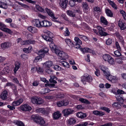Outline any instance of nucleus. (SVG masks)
Instances as JSON below:
<instances>
[{"instance_id": "obj_1", "label": "nucleus", "mask_w": 126, "mask_h": 126, "mask_svg": "<svg viewBox=\"0 0 126 126\" xmlns=\"http://www.w3.org/2000/svg\"><path fill=\"white\" fill-rule=\"evenodd\" d=\"M47 33L48 34H47V35H44L42 36L43 38L47 41L51 42V43L49 44V47L51 50L54 51L57 55L60 57V59H64L67 56V54L64 52L61 51L59 49L56 48V46L53 43V39L52 38L53 37L51 36V34H52V33L49 31H48Z\"/></svg>"}, {"instance_id": "obj_2", "label": "nucleus", "mask_w": 126, "mask_h": 126, "mask_svg": "<svg viewBox=\"0 0 126 126\" xmlns=\"http://www.w3.org/2000/svg\"><path fill=\"white\" fill-rule=\"evenodd\" d=\"M75 41L72 43V46H74L75 48L78 49L80 48V45L82 44V42L80 39L77 37H75L74 39Z\"/></svg>"}, {"instance_id": "obj_3", "label": "nucleus", "mask_w": 126, "mask_h": 126, "mask_svg": "<svg viewBox=\"0 0 126 126\" xmlns=\"http://www.w3.org/2000/svg\"><path fill=\"white\" fill-rule=\"evenodd\" d=\"M81 81L84 84H86L85 81L90 83L92 81V77L89 75L87 74H84V75L81 77Z\"/></svg>"}, {"instance_id": "obj_4", "label": "nucleus", "mask_w": 126, "mask_h": 126, "mask_svg": "<svg viewBox=\"0 0 126 126\" xmlns=\"http://www.w3.org/2000/svg\"><path fill=\"white\" fill-rule=\"evenodd\" d=\"M31 101L33 104H36L40 105L44 102L43 100L41 98H38L37 97H33L31 99Z\"/></svg>"}, {"instance_id": "obj_5", "label": "nucleus", "mask_w": 126, "mask_h": 126, "mask_svg": "<svg viewBox=\"0 0 126 126\" xmlns=\"http://www.w3.org/2000/svg\"><path fill=\"white\" fill-rule=\"evenodd\" d=\"M74 112V110L71 109H66L63 110L62 113L63 115L67 117L69 115L73 113Z\"/></svg>"}, {"instance_id": "obj_6", "label": "nucleus", "mask_w": 126, "mask_h": 126, "mask_svg": "<svg viewBox=\"0 0 126 126\" xmlns=\"http://www.w3.org/2000/svg\"><path fill=\"white\" fill-rule=\"evenodd\" d=\"M97 28L98 30L99 34L101 36H106L109 35V34L103 31L105 30L104 28L98 26L97 27Z\"/></svg>"}, {"instance_id": "obj_7", "label": "nucleus", "mask_w": 126, "mask_h": 126, "mask_svg": "<svg viewBox=\"0 0 126 126\" xmlns=\"http://www.w3.org/2000/svg\"><path fill=\"white\" fill-rule=\"evenodd\" d=\"M103 73L104 76L106 77V78L108 80L111 81L113 79H114V77L110 74L108 70L104 72Z\"/></svg>"}, {"instance_id": "obj_8", "label": "nucleus", "mask_w": 126, "mask_h": 126, "mask_svg": "<svg viewBox=\"0 0 126 126\" xmlns=\"http://www.w3.org/2000/svg\"><path fill=\"white\" fill-rule=\"evenodd\" d=\"M41 22L38 19H34L32 20V23L34 26L39 28H41Z\"/></svg>"}, {"instance_id": "obj_9", "label": "nucleus", "mask_w": 126, "mask_h": 126, "mask_svg": "<svg viewBox=\"0 0 126 126\" xmlns=\"http://www.w3.org/2000/svg\"><path fill=\"white\" fill-rule=\"evenodd\" d=\"M68 2V0H60L59 4L61 7L65 9L66 8Z\"/></svg>"}, {"instance_id": "obj_10", "label": "nucleus", "mask_w": 126, "mask_h": 126, "mask_svg": "<svg viewBox=\"0 0 126 126\" xmlns=\"http://www.w3.org/2000/svg\"><path fill=\"white\" fill-rule=\"evenodd\" d=\"M41 28L44 27H49L52 25V23L47 20H44L41 22Z\"/></svg>"}, {"instance_id": "obj_11", "label": "nucleus", "mask_w": 126, "mask_h": 126, "mask_svg": "<svg viewBox=\"0 0 126 126\" xmlns=\"http://www.w3.org/2000/svg\"><path fill=\"white\" fill-rule=\"evenodd\" d=\"M11 45V43L6 42L1 43V47L2 49L4 50L10 47Z\"/></svg>"}, {"instance_id": "obj_12", "label": "nucleus", "mask_w": 126, "mask_h": 126, "mask_svg": "<svg viewBox=\"0 0 126 126\" xmlns=\"http://www.w3.org/2000/svg\"><path fill=\"white\" fill-rule=\"evenodd\" d=\"M45 10L48 15L51 17V18L53 19H56L55 16V15L54 13L50 9H48L47 8H46Z\"/></svg>"}, {"instance_id": "obj_13", "label": "nucleus", "mask_w": 126, "mask_h": 126, "mask_svg": "<svg viewBox=\"0 0 126 126\" xmlns=\"http://www.w3.org/2000/svg\"><path fill=\"white\" fill-rule=\"evenodd\" d=\"M20 109L21 110L24 111H30L32 109L31 107L29 106L28 105L26 104L21 106Z\"/></svg>"}, {"instance_id": "obj_14", "label": "nucleus", "mask_w": 126, "mask_h": 126, "mask_svg": "<svg viewBox=\"0 0 126 126\" xmlns=\"http://www.w3.org/2000/svg\"><path fill=\"white\" fill-rule=\"evenodd\" d=\"M118 24L121 30H123L126 29V26L125 25V23L124 20L121 19L119 20L118 21Z\"/></svg>"}, {"instance_id": "obj_15", "label": "nucleus", "mask_w": 126, "mask_h": 126, "mask_svg": "<svg viewBox=\"0 0 126 126\" xmlns=\"http://www.w3.org/2000/svg\"><path fill=\"white\" fill-rule=\"evenodd\" d=\"M76 122V120L74 118H69L67 121V123L69 126L74 125Z\"/></svg>"}, {"instance_id": "obj_16", "label": "nucleus", "mask_w": 126, "mask_h": 126, "mask_svg": "<svg viewBox=\"0 0 126 126\" xmlns=\"http://www.w3.org/2000/svg\"><path fill=\"white\" fill-rule=\"evenodd\" d=\"M68 103L66 100H63L58 102L57 103V105L59 107L67 105Z\"/></svg>"}, {"instance_id": "obj_17", "label": "nucleus", "mask_w": 126, "mask_h": 126, "mask_svg": "<svg viewBox=\"0 0 126 126\" xmlns=\"http://www.w3.org/2000/svg\"><path fill=\"white\" fill-rule=\"evenodd\" d=\"M8 92L7 91H3L1 94L0 97L3 100H5L7 98Z\"/></svg>"}, {"instance_id": "obj_18", "label": "nucleus", "mask_w": 126, "mask_h": 126, "mask_svg": "<svg viewBox=\"0 0 126 126\" xmlns=\"http://www.w3.org/2000/svg\"><path fill=\"white\" fill-rule=\"evenodd\" d=\"M61 114L58 111L54 112L53 115V117L55 120H57L61 117Z\"/></svg>"}, {"instance_id": "obj_19", "label": "nucleus", "mask_w": 126, "mask_h": 126, "mask_svg": "<svg viewBox=\"0 0 126 126\" xmlns=\"http://www.w3.org/2000/svg\"><path fill=\"white\" fill-rule=\"evenodd\" d=\"M41 117H39L38 115H32L31 117V119L35 123H38L39 119Z\"/></svg>"}, {"instance_id": "obj_20", "label": "nucleus", "mask_w": 126, "mask_h": 126, "mask_svg": "<svg viewBox=\"0 0 126 126\" xmlns=\"http://www.w3.org/2000/svg\"><path fill=\"white\" fill-rule=\"evenodd\" d=\"M44 56V55L43 54H42L39 51L38 56L35 57V59L34 60V62H38L40 59L41 60L42 58H43Z\"/></svg>"}, {"instance_id": "obj_21", "label": "nucleus", "mask_w": 126, "mask_h": 126, "mask_svg": "<svg viewBox=\"0 0 126 126\" xmlns=\"http://www.w3.org/2000/svg\"><path fill=\"white\" fill-rule=\"evenodd\" d=\"M27 30L32 33H35L38 32V30L36 28L33 27L31 26L28 27L27 28Z\"/></svg>"}, {"instance_id": "obj_22", "label": "nucleus", "mask_w": 126, "mask_h": 126, "mask_svg": "<svg viewBox=\"0 0 126 126\" xmlns=\"http://www.w3.org/2000/svg\"><path fill=\"white\" fill-rule=\"evenodd\" d=\"M82 7L84 11L85 12H87V10L89 8L88 5L86 2H82Z\"/></svg>"}, {"instance_id": "obj_23", "label": "nucleus", "mask_w": 126, "mask_h": 126, "mask_svg": "<svg viewBox=\"0 0 126 126\" xmlns=\"http://www.w3.org/2000/svg\"><path fill=\"white\" fill-rule=\"evenodd\" d=\"M80 50L83 53L84 52H89L91 53L93 52V50L88 48L86 47L84 48H80Z\"/></svg>"}, {"instance_id": "obj_24", "label": "nucleus", "mask_w": 126, "mask_h": 126, "mask_svg": "<svg viewBox=\"0 0 126 126\" xmlns=\"http://www.w3.org/2000/svg\"><path fill=\"white\" fill-rule=\"evenodd\" d=\"M100 21L101 23L103 25L106 26L108 24V22L106 18L103 16H101L100 17Z\"/></svg>"}, {"instance_id": "obj_25", "label": "nucleus", "mask_w": 126, "mask_h": 126, "mask_svg": "<svg viewBox=\"0 0 126 126\" xmlns=\"http://www.w3.org/2000/svg\"><path fill=\"white\" fill-rule=\"evenodd\" d=\"M45 122L43 118L41 117L39 119L38 123L37 124L41 125L42 126H45Z\"/></svg>"}, {"instance_id": "obj_26", "label": "nucleus", "mask_w": 126, "mask_h": 126, "mask_svg": "<svg viewBox=\"0 0 126 126\" xmlns=\"http://www.w3.org/2000/svg\"><path fill=\"white\" fill-rule=\"evenodd\" d=\"M76 116L80 118L83 119L86 116V113H83L82 112H78L76 114Z\"/></svg>"}, {"instance_id": "obj_27", "label": "nucleus", "mask_w": 126, "mask_h": 126, "mask_svg": "<svg viewBox=\"0 0 126 126\" xmlns=\"http://www.w3.org/2000/svg\"><path fill=\"white\" fill-rule=\"evenodd\" d=\"M59 64L64 67L68 68L69 67V63L65 61H63L60 62L59 63Z\"/></svg>"}, {"instance_id": "obj_28", "label": "nucleus", "mask_w": 126, "mask_h": 126, "mask_svg": "<svg viewBox=\"0 0 126 126\" xmlns=\"http://www.w3.org/2000/svg\"><path fill=\"white\" fill-rule=\"evenodd\" d=\"M111 57L110 55L106 54L103 55V58L105 61L108 62L111 58Z\"/></svg>"}, {"instance_id": "obj_29", "label": "nucleus", "mask_w": 126, "mask_h": 126, "mask_svg": "<svg viewBox=\"0 0 126 126\" xmlns=\"http://www.w3.org/2000/svg\"><path fill=\"white\" fill-rule=\"evenodd\" d=\"M57 80L58 78L56 77L52 76L51 77L50 79L49 80V81L51 83H57L56 80Z\"/></svg>"}, {"instance_id": "obj_30", "label": "nucleus", "mask_w": 126, "mask_h": 126, "mask_svg": "<svg viewBox=\"0 0 126 126\" xmlns=\"http://www.w3.org/2000/svg\"><path fill=\"white\" fill-rule=\"evenodd\" d=\"M20 63L17 62L15 64V67L14 69V73H16V72L18 70V69L20 67Z\"/></svg>"}, {"instance_id": "obj_31", "label": "nucleus", "mask_w": 126, "mask_h": 126, "mask_svg": "<svg viewBox=\"0 0 126 126\" xmlns=\"http://www.w3.org/2000/svg\"><path fill=\"white\" fill-rule=\"evenodd\" d=\"M23 45H27L30 44H34L35 43V41L32 40H28L23 42Z\"/></svg>"}, {"instance_id": "obj_32", "label": "nucleus", "mask_w": 126, "mask_h": 126, "mask_svg": "<svg viewBox=\"0 0 126 126\" xmlns=\"http://www.w3.org/2000/svg\"><path fill=\"white\" fill-rule=\"evenodd\" d=\"M48 51V49L47 48H46L41 49L39 50V51L42 54H43L45 56V54L47 53Z\"/></svg>"}, {"instance_id": "obj_33", "label": "nucleus", "mask_w": 126, "mask_h": 126, "mask_svg": "<svg viewBox=\"0 0 126 126\" xmlns=\"http://www.w3.org/2000/svg\"><path fill=\"white\" fill-rule=\"evenodd\" d=\"M14 123L18 126H24L23 123L19 120H15L14 121Z\"/></svg>"}, {"instance_id": "obj_34", "label": "nucleus", "mask_w": 126, "mask_h": 126, "mask_svg": "<svg viewBox=\"0 0 126 126\" xmlns=\"http://www.w3.org/2000/svg\"><path fill=\"white\" fill-rule=\"evenodd\" d=\"M79 100L82 103L87 104H90V102L88 100L83 98H80Z\"/></svg>"}, {"instance_id": "obj_35", "label": "nucleus", "mask_w": 126, "mask_h": 126, "mask_svg": "<svg viewBox=\"0 0 126 126\" xmlns=\"http://www.w3.org/2000/svg\"><path fill=\"white\" fill-rule=\"evenodd\" d=\"M67 14L70 16L73 17L75 16V14L71 10H67Z\"/></svg>"}, {"instance_id": "obj_36", "label": "nucleus", "mask_w": 126, "mask_h": 126, "mask_svg": "<svg viewBox=\"0 0 126 126\" xmlns=\"http://www.w3.org/2000/svg\"><path fill=\"white\" fill-rule=\"evenodd\" d=\"M50 91V90L47 88H44L42 89L40 92L41 94H44L45 93L49 92Z\"/></svg>"}, {"instance_id": "obj_37", "label": "nucleus", "mask_w": 126, "mask_h": 126, "mask_svg": "<svg viewBox=\"0 0 126 126\" xmlns=\"http://www.w3.org/2000/svg\"><path fill=\"white\" fill-rule=\"evenodd\" d=\"M106 13L107 16L110 17H112L113 16V13L109 9H106Z\"/></svg>"}, {"instance_id": "obj_38", "label": "nucleus", "mask_w": 126, "mask_h": 126, "mask_svg": "<svg viewBox=\"0 0 126 126\" xmlns=\"http://www.w3.org/2000/svg\"><path fill=\"white\" fill-rule=\"evenodd\" d=\"M52 62L50 61L47 62L45 63V66L47 67L48 68H49L52 66Z\"/></svg>"}, {"instance_id": "obj_39", "label": "nucleus", "mask_w": 126, "mask_h": 126, "mask_svg": "<svg viewBox=\"0 0 126 126\" xmlns=\"http://www.w3.org/2000/svg\"><path fill=\"white\" fill-rule=\"evenodd\" d=\"M100 68L102 71L103 73L109 70L108 68L107 67L104 65L101 66Z\"/></svg>"}, {"instance_id": "obj_40", "label": "nucleus", "mask_w": 126, "mask_h": 126, "mask_svg": "<svg viewBox=\"0 0 126 126\" xmlns=\"http://www.w3.org/2000/svg\"><path fill=\"white\" fill-rule=\"evenodd\" d=\"M36 6L37 9L39 11L42 12H45L44 9L39 5H36Z\"/></svg>"}, {"instance_id": "obj_41", "label": "nucleus", "mask_w": 126, "mask_h": 126, "mask_svg": "<svg viewBox=\"0 0 126 126\" xmlns=\"http://www.w3.org/2000/svg\"><path fill=\"white\" fill-rule=\"evenodd\" d=\"M116 63L118 64H122L123 62L122 59L121 58H117L115 60Z\"/></svg>"}, {"instance_id": "obj_42", "label": "nucleus", "mask_w": 126, "mask_h": 126, "mask_svg": "<svg viewBox=\"0 0 126 126\" xmlns=\"http://www.w3.org/2000/svg\"><path fill=\"white\" fill-rule=\"evenodd\" d=\"M45 109L44 108H40L36 110V112H37L43 113L45 114Z\"/></svg>"}, {"instance_id": "obj_43", "label": "nucleus", "mask_w": 126, "mask_h": 126, "mask_svg": "<svg viewBox=\"0 0 126 126\" xmlns=\"http://www.w3.org/2000/svg\"><path fill=\"white\" fill-rule=\"evenodd\" d=\"M116 99L117 100V101L119 102H120V103H122L124 102V99L123 98L120 96H116Z\"/></svg>"}, {"instance_id": "obj_44", "label": "nucleus", "mask_w": 126, "mask_h": 126, "mask_svg": "<svg viewBox=\"0 0 126 126\" xmlns=\"http://www.w3.org/2000/svg\"><path fill=\"white\" fill-rule=\"evenodd\" d=\"M64 95L62 93H58L56 95V97L57 98H62L63 97Z\"/></svg>"}, {"instance_id": "obj_45", "label": "nucleus", "mask_w": 126, "mask_h": 126, "mask_svg": "<svg viewBox=\"0 0 126 126\" xmlns=\"http://www.w3.org/2000/svg\"><path fill=\"white\" fill-rule=\"evenodd\" d=\"M51 111L50 108L47 107L46 108V110H45V114L46 115H48L49 113Z\"/></svg>"}, {"instance_id": "obj_46", "label": "nucleus", "mask_w": 126, "mask_h": 126, "mask_svg": "<svg viewBox=\"0 0 126 126\" xmlns=\"http://www.w3.org/2000/svg\"><path fill=\"white\" fill-rule=\"evenodd\" d=\"M120 12L123 17L124 19L125 20H126V13L125 12L122 10H120Z\"/></svg>"}, {"instance_id": "obj_47", "label": "nucleus", "mask_w": 126, "mask_h": 126, "mask_svg": "<svg viewBox=\"0 0 126 126\" xmlns=\"http://www.w3.org/2000/svg\"><path fill=\"white\" fill-rule=\"evenodd\" d=\"M53 68L55 70L57 71L60 70L61 69V67L57 65H53Z\"/></svg>"}, {"instance_id": "obj_48", "label": "nucleus", "mask_w": 126, "mask_h": 126, "mask_svg": "<svg viewBox=\"0 0 126 126\" xmlns=\"http://www.w3.org/2000/svg\"><path fill=\"white\" fill-rule=\"evenodd\" d=\"M114 53L115 56L116 57H119L121 55L120 52L118 50H117L115 51Z\"/></svg>"}, {"instance_id": "obj_49", "label": "nucleus", "mask_w": 126, "mask_h": 126, "mask_svg": "<svg viewBox=\"0 0 126 126\" xmlns=\"http://www.w3.org/2000/svg\"><path fill=\"white\" fill-rule=\"evenodd\" d=\"M120 106L121 105L118 102H114L112 104V106L113 108H117Z\"/></svg>"}, {"instance_id": "obj_50", "label": "nucleus", "mask_w": 126, "mask_h": 126, "mask_svg": "<svg viewBox=\"0 0 126 126\" xmlns=\"http://www.w3.org/2000/svg\"><path fill=\"white\" fill-rule=\"evenodd\" d=\"M101 109L108 112V113H109L110 111V110L108 108L105 107H101Z\"/></svg>"}, {"instance_id": "obj_51", "label": "nucleus", "mask_w": 126, "mask_h": 126, "mask_svg": "<svg viewBox=\"0 0 126 126\" xmlns=\"http://www.w3.org/2000/svg\"><path fill=\"white\" fill-rule=\"evenodd\" d=\"M112 42V40L110 38H109L106 41V44L107 45H111Z\"/></svg>"}, {"instance_id": "obj_52", "label": "nucleus", "mask_w": 126, "mask_h": 126, "mask_svg": "<svg viewBox=\"0 0 126 126\" xmlns=\"http://www.w3.org/2000/svg\"><path fill=\"white\" fill-rule=\"evenodd\" d=\"M69 4L70 6L72 7L75 6V2L73 0H70L69 1Z\"/></svg>"}, {"instance_id": "obj_53", "label": "nucleus", "mask_w": 126, "mask_h": 126, "mask_svg": "<svg viewBox=\"0 0 126 126\" xmlns=\"http://www.w3.org/2000/svg\"><path fill=\"white\" fill-rule=\"evenodd\" d=\"M64 35L65 36H68L70 34V32H69L68 29L67 28H66V30L64 32Z\"/></svg>"}, {"instance_id": "obj_54", "label": "nucleus", "mask_w": 126, "mask_h": 126, "mask_svg": "<svg viewBox=\"0 0 126 126\" xmlns=\"http://www.w3.org/2000/svg\"><path fill=\"white\" fill-rule=\"evenodd\" d=\"M32 48L31 46L29 47L28 48H24L23 49V51L26 53H29V50L31 49Z\"/></svg>"}, {"instance_id": "obj_55", "label": "nucleus", "mask_w": 126, "mask_h": 126, "mask_svg": "<svg viewBox=\"0 0 126 126\" xmlns=\"http://www.w3.org/2000/svg\"><path fill=\"white\" fill-rule=\"evenodd\" d=\"M0 7H1L4 9H6L7 8V4L4 3L2 2L0 6Z\"/></svg>"}, {"instance_id": "obj_56", "label": "nucleus", "mask_w": 126, "mask_h": 126, "mask_svg": "<svg viewBox=\"0 0 126 126\" xmlns=\"http://www.w3.org/2000/svg\"><path fill=\"white\" fill-rule=\"evenodd\" d=\"M88 124V123L87 122H85L83 123L77 124L75 126H86Z\"/></svg>"}, {"instance_id": "obj_57", "label": "nucleus", "mask_w": 126, "mask_h": 126, "mask_svg": "<svg viewBox=\"0 0 126 126\" xmlns=\"http://www.w3.org/2000/svg\"><path fill=\"white\" fill-rule=\"evenodd\" d=\"M117 93L120 94H126V93L122 90L119 89L117 91Z\"/></svg>"}, {"instance_id": "obj_58", "label": "nucleus", "mask_w": 126, "mask_h": 126, "mask_svg": "<svg viewBox=\"0 0 126 126\" xmlns=\"http://www.w3.org/2000/svg\"><path fill=\"white\" fill-rule=\"evenodd\" d=\"M110 58L108 62L110 64H113L114 63V60L111 57V58Z\"/></svg>"}, {"instance_id": "obj_59", "label": "nucleus", "mask_w": 126, "mask_h": 126, "mask_svg": "<svg viewBox=\"0 0 126 126\" xmlns=\"http://www.w3.org/2000/svg\"><path fill=\"white\" fill-rule=\"evenodd\" d=\"M65 42L66 43L69 45V44L72 45V42L71 40L69 39H65Z\"/></svg>"}, {"instance_id": "obj_60", "label": "nucleus", "mask_w": 126, "mask_h": 126, "mask_svg": "<svg viewBox=\"0 0 126 126\" xmlns=\"http://www.w3.org/2000/svg\"><path fill=\"white\" fill-rule=\"evenodd\" d=\"M7 107L11 110H13L15 109V107L14 106H11L9 105L7 106Z\"/></svg>"}, {"instance_id": "obj_61", "label": "nucleus", "mask_w": 126, "mask_h": 126, "mask_svg": "<svg viewBox=\"0 0 126 126\" xmlns=\"http://www.w3.org/2000/svg\"><path fill=\"white\" fill-rule=\"evenodd\" d=\"M17 101H14L12 104V106H14L15 107L16 106H17L19 105V104Z\"/></svg>"}, {"instance_id": "obj_62", "label": "nucleus", "mask_w": 126, "mask_h": 126, "mask_svg": "<svg viewBox=\"0 0 126 126\" xmlns=\"http://www.w3.org/2000/svg\"><path fill=\"white\" fill-rule=\"evenodd\" d=\"M105 114L104 112H102L100 111H99L98 116H101Z\"/></svg>"}, {"instance_id": "obj_63", "label": "nucleus", "mask_w": 126, "mask_h": 126, "mask_svg": "<svg viewBox=\"0 0 126 126\" xmlns=\"http://www.w3.org/2000/svg\"><path fill=\"white\" fill-rule=\"evenodd\" d=\"M5 21L7 23H11L12 22V20L11 18H8L5 19Z\"/></svg>"}, {"instance_id": "obj_64", "label": "nucleus", "mask_w": 126, "mask_h": 126, "mask_svg": "<svg viewBox=\"0 0 126 126\" xmlns=\"http://www.w3.org/2000/svg\"><path fill=\"white\" fill-rule=\"evenodd\" d=\"M36 70L38 73H42L43 72L42 69L40 67H39L38 68H36Z\"/></svg>"}]
</instances>
